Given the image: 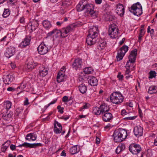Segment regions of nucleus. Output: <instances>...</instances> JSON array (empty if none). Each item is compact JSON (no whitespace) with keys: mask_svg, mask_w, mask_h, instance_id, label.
I'll return each mask as SVG.
<instances>
[{"mask_svg":"<svg viewBox=\"0 0 157 157\" xmlns=\"http://www.w3.org/2000/svg\"><path fill=\"white\" fill-rule=\"evenodd\" d=\"M57 109H58V112L61 113H63L64 108L61 107L60 105H58L57 107Z\"/></svg>","mask_w":157,"mask_h":157,"instance_id":"obj_47","label":"nucleus"},{"mask_svg":"<svg viewBox=\"0 0 157 157\" xmlns=\"http://www.w3.org/2000/svg\"><path fill=\"white\" fill-rule=\"evenodd\" d=\"M102 115V120L105 122H111L113 119V116L110 113H105Z\"/></svg>","mask_w":157,"mask_h":157,"instance_id":"obj_14","label":"nucleus"},{"mask_svg":"<svg viewBox=\"0 0 157 157\" xmlns=\"http://www.w3.org/2000/svg\"><path fill=\"white\" fill-rule=\"evenodd\" d=\"M82 63L81 59L79 58L75 59L72 64L73 68L76 70L79 69L82 67Z\"/></svg>","mask_w":157,"mask_h":157,"instance_id":"obj_10","label":"nucleus"},{"mask_svg":"<svg viewBox=\"0 0 157 157\" xmlns=\"http://www.w3.org/2000/svg\"><path fill=\"white\" fill-rule=\"evenodd\" d=\"M133 63H132L128 61L125 67H128L130 68L131 70H133V68L134 67V66L133 65Z\"/></svg>","mask_w":157,"mask_h":157,"instance_id":"obj_40","label":"nucleus"},{"mask_svg":"<svg viewBox=\"0 0 157 157\" xmlns=\"http://www.w3.org/2000/svg\"><path fill=\"white\" fill-rule=\"evenodd\" d=\"M79 90L82 94L85 93L87 91L86 86L84 84H81L78 86Z\"/></svg>","mask_w":157,"mask_h":157,"instance_id":"obj_34","label":"nucleus"},{"mask_svg":"<svg viewBox=\"0 0 157 157\" xmlns=\"http://www.w3.org/2000/svg\"><path fill=\"white\" fill-rule=\"evenodd\" d=\"M119 146L120 149L122 151H123L125 148V145L123 143H120L118 145Z\"/></svg>","mask_w":157,"mask_h":157,"instance_id":"obj_49","label":"nucleus"},{"mask_svg":"<svg viewBox=\"0 0 157 157\" xmlns=\"http://www.w3.org/2000/svg\"><path fill=\"white\" fill-rule=\"evenodd\" d=\"M124 8L122 4L119 3L117 5L116 10V13L118 15L122 16L124 13Z\"/></svg>","mask_w":157,"mask_h":157,"instance_id":"obj_16","label":"nucleus"},{"mask_svg":"<svg viewBox=\"0 0 157 157\" xmlns=\"http://www.w3.org/2000/svg\"><path fill=\"white\" fill-rule=\"evenodd\" d=\"M29 100L27 98H25V100L24 101V104L25 105H28L29 104Z\"/></svg>","mask_w":157,"mask_h":157,"instance_id":"obj_56","label":"nucleus"},{"mask_svg":"<svg viewBox=\"0 0 157 157\" xmlns=\"http://www.w3.org/2000/svg\"><path fill=\"white\" fill-rule=\"evenodd\" d=\"M111 124H109L104 127V128L105 130L109 129L111 127Z\"/></svg>","mask_w":157,"mask_h":157,"instance_id":"obj_59","label":"nucleus"},{"mask_svg":"<svg viewBox=\"0 0 157 157\" xmlns=\"http://www.w3.org/2000/svg\"><path fill=\"white\" fill-rule=\"evenodd\" d=\"M48 68L47 67L42 66L39 71V75L42 77H45L48 73Z\"/></svg>","mask_w":157,"mask_h":157,"instance_id":"obj_17","label":"nucleus"},{"mask_svg":"<svg viewBox=\"0 0 157 157\" xmlns=\"http://www.w3.org/2000/svg\"><path fill=\"white\" fill-rule=\"evenodd\" d=\"M137 50L135 49L131 52L128 61L132 63H134L135 62L136 57L137 55Z\"/></svg>","mask_w":157,"mask_h":157,"instance_id":"obj_12","label":"nucleus"},{"mask_svg":"<svg viewBox=\"0 0 157 157\" xmlns=\"http://www.w3.org/2000/svg\"><path fill=\"white\" fill-rule=\"evenodd\" d=\"M42 24L43 27L47 30H48L52 27L50 21L48 20L44 21L42 22Z\"/></svg>","mask_w":157,"mask_h":157,"instance_id":"obj_28","label":"nucleus"},{"mask_svg":"<svg viewBox=\"0 0 157 157\" xmlns=\"http://www.w3.org/2000/svg\"><path fill=\"white\" fill-rule=\"evenodd\" d=\"M93 113L94 114L97 115H99L102 114V112L100 109V107H95L93 108Z\"/></svg>","mask_w":157,"mask_h":157,"instance_id":"obj_33","label":"nucleus"},{"mask_svg":"<svg viewBox=\"0 0 157 157\" xmlns=\"http://www.w3.org/2000/svg\"><path fill=\"white\" fill-rule=\"evenodd\" d=\"M118 28H115V32H111L109 33V34L110 35V37L112 38H117L118 37Z\"/></svg>","mask_w":157,"mask_h":157,"instance_id":"obj_31","label":"nucleus"},{"mask_svg":"<svg viewBox=\"0 0 157 157\" xmlns=\"http://www.w3.org/2000/svg\"><path fill=\"white\" fill-rule=\"evenodd\" d=\"M23 109L22 108H18L16 109V115L17 116H18L21 113H22Z\"/></svg>","mask_w":157,"mask_h":157,"instance_id":"obj_45","label":"nucleus"},{"mask_svg":"<svg viewBox=\"0 0 157 157\" xmlns=\"http://www.w3.org/2000/svg\"><path fill=\"white\" fill-rule=\"evenodd\" d=\"M144 29H141L140 31V33L139 34L140 36H143L144 35Z\"/></svg>","mask_w":157,"mask_h":157,"instance_id":"obj_58","label":"nucleus"},{"mask_svg":"<svg viewBox=\"0 0 157 157\" xmlns=\"http://www.w3.org/2000/svg\"><path fill=\"white\" fill-rule=\"evenodd\" d=\"M123 55L119 52V51H118L117 54V55L116 56L117 59V61H119L121 60L122 59L123 57H124Z\"/></svg>","mask_w":157,"mask_h":157,"instance_id":"obj_43","label":"nucleus"},{"mask_svg":"<svg viewBox=\"0 0 157 157\" xmlns=\"http://www.w3.org/2000/svg\"><path fill=\"white\" fill-rule=\"evenodd\" d=\"M39 25L38 21V20H34L33 21L32 24L31 25V29L35 30L37 27Z\"/></svg>","mask_w":157,"mask_h":157,"instance_id":"obj_36","label":"nucleus"},{"mask_svg":"<svg viewBox=\"0 0 157 157\" xmlns=\"http://www.w3.org/2000/svg\"><path fill=\"white\" fill-rule=\"evenodd\" d=\"M61 155L63 156H65L66 155V154L65 152V151L63 150L61 153Z\"/></svg>","mask_w":157,"mask_h":157,"instance_id":"obj_63","label":"nucleus"},{"mask_svg":"<svg viewBox=\"0 0 157 157\" xmlns=\"http://www.w3.org/2000/svg\"><path fill=\"white\" fill-rule=\"evenodd\" d=\"M119 147H120L118 146L116 149V152L117 154H119L122 151Z\"/></svg>","mask_w":157,"mask_h":157,"instance_id":"obj_55","label":"nucleus"},{"mask_svg":"<svg viewBox=\"0 0 157 157\" xmlns=\"http://www.w3.org/2000/svg\"><path fill=\"white\" fill-rule=\"evenodd\" d=\"M57 99H54L53 101H51L50 103H49L47 105H45L44 107V108L46 109L50 105L53 104L55 103L57 101Z\"/></svg>","mask_w":157,"mask_h":157,"instance_id":"obj_46","label":"nucleus"},{"mask_svg":"<svg viewBox=\"0 0 157 157\" xmlns=\"http://www.w3.org/2000/svg\"><path fill=\"white\" fill-rule=\"evenodd\" d=\"M16 146L13 144H11L10 146V149L12 151L16 149Z\"/></svg>","mask_w":157,"mask_h":157,"instance_id":"obj_57","label":"nucleus"},{"mask_svg":"<svg viewBox=\"0 0 157 157\" xmlns=\"http://www.w3.org/2000/svg\"><path fill=\"white\" fill-rule=\"evenodd\" d=\"M124 76L123 75L121 74V72H119L118 75H117V77L120 80H122Z\"/></svg>","mask_w":157,"mask_h":157,"instance_id":"obj_53","label":"nucleus"},{"mask_svg":"<svg viewBox=\"0 0 157 157\" xmlns=\"http://www.w3.org/2000/svg\"><path fill=\"white\" fill-rule=\"evenodd\" d=\"M62 131V127L61 124L55 121L54 124V131L56 134L61 133Z\"/></svg>","mask_w":157,"mask_h":157,"instance_id":"obj_13","label":"nucleus"},{"mask_svg":"<svg viewBox=\"0 0 157 157\" xmlns=\"http://www.w3.org/2000/svg\"><path fill=\"white\" fill-rule=\"evenodd\" d=\"M15 51V48L10 46L7 48L5 55L6 57L9 58L14 54Z\"/></svg>","mask_w":157,"mask_h":157,"instance_id":"obj_11","label":"nucleus"},{"mask_svg":"<svg viewBox=\"0 0 157 157\" xmlns=\"http://www.w3.org/2000/svg\"><path fill=\"white\" fill-rule=\"evenodd\" d=\"M41 146L42 144L40 143L30 144L26 142H25L17 146V147H21L23 146L26 148L29 147L30 148H35L36 147Z\"/></svg>","mask_w":157,"mask_h":157,"instance_id":"obj_8","label":"nucleus"},{"mask_svg":"<svg viewBox=\"0 0 157 157\" xmlns=\"http://www.w3.org/2000/svg\"><path fill=\"white\" fill-rule=\"evenodd\" d=\"M128 50V47L125 45H123L120 49L119 51L120 53L124 56Z\"/></svg>","mask_w":157,"mask_h":157,"instance_id":"obj_35","label":"nucleus"},{"mask_svg":"<svg viewBox=\"0 0 157 157\" xmlns=\"http://www.w3.org/2000/svg\"><path fill=\"white\" fill-rule=\"evenodd\" d=\"M88 82L92 86H97L98 83V80L97 78L94 76H90L88 77Z\"/></svg>","mask_w":157,"mask_h":157,"instance_id":"obj_19","label":"nucleus"},{"mask_svg":"<svg viewBox=\"0 0 157 157\" xmlns=\"http://www.w3.org/2000/svg\"><path fill=\"white\" fill-rule=\"evenodd\" d=\"M113 136L115 142H121L126 138L127 132L125 129L120 128L114 132Z\"/></svg>","mask_w":157,"mask_h":157,"instance_id":"obj_2","label":"nucleus"},{"mask_svg":"<svg viewBox=\"0 0 157 157\" xmlns=\"http://www.w3.org/2000/svg\"><path fill=\"white\" fill-rule=\"evenodd\" d=\"M30 40L26 37L18 45V47L22 48L29 45L30 44Z\"/></svg>","mask_w":157,"mask_h":157,"instance_id":"obj_20","label":"nucleus"},{"mask_svg":"<svg viewBox=\"0 0 157 157\" xmlns=\"http://www.w3.org/2000/svg\"><path fill=\"white\" fill-rule=\"evenodd\" d=\"M89 106L90 105L89 104L85 103L84 105L79 108V111H83V109H88L89 107Z\"/></svg>","mask_w":157,"mask_h":157,"instance_id":"obj_44","label":"nucleus"},{"mask_svg":"<svg viewBox=\"0 0 157 157\" xmlns=\"http://www.w3.org/2000/svg\"><path fill=\"white\" fill-rule=\"evenodd\" d=\"M64 72L61 71L58 73L57 76V80L58 82H60L64 81Z\"/></svg>","mask_w":157,"mask_h":157,"instance_id":"obj_22","label":"nucleus"},{"mask_svg":"<svg viewBox=\"0 0 157 157\" xmlns=\"http://www.w3.org/2000/svg\"><path fill=\"white\" fill-rule=\"evenodd\" d=\"M4 144H3V146L1 147V150L3 152H5L6 150L8 148V146L4 145Z\"/></svg>","mask_w":157,"mask_h":157,"instance_id":"obj_50","label":"nucleus"},{"mask_svg":"<svg viewBox=\"0 0 157 157\" xmlns=\"http://www.w3.org/2000/svg\"><path fill=\"white\" fill-rule=\"evenodd\" d=\"M56 33L55 35V37L56 38H57L59 36H60L62 38H65L67 36V35H64L63 33L62 32V31H61L59 30H58L57 29H56Z\"/></svg>","mask_w":157,"mask_h":157,"instance_id":"obj_27","label":"nucleus"},{"mask_svg":"<svg viewBox=\"0 0 157 157\" xmlns=\"http://www.w3.org/2000/svg\"><path fill=\"white\" fill-rule=\"evenodd\" d=\"M7 36H5L3 38H1L0 39V41H5L6 40V39L7 38Z\"/></svg>","mask_w":157,"mask_h":157,"instance_id":"obj_62","label":"nucleus"},{"mask_svg":"<svg viewBox=\"0 0 157 157\" xmlns=\"http://www.w3.org/2000/svg\"><path fill=\"white\" fill-rule=\"evenodd\" d=\"M99 33L98 26H93L89 29V34L86 40L88 45H91L95 44Z\"/></svg>","mask_w":157,"mask_h":157,"instance_id":"obj_1","label":"nucleus"},{"mask_svg":"<svg viewBox=\"0 0 157 157\" xmlns=\"http://www.w3.org/2000/svg\"><path fill=\"white\" fill-rule=\"evenodd\" d=\"M100 109L102 112V114L108 112L110 110V108L105 104H103L100 106Z\"/></svg>","mask_w":157,"mask_h":157,"instance_id":"obj_26","label":"nucleus"},{"mask_svg":"<svg viewBox=\"0 0 157 157\" xmlns=\"http://www.w3.org/2000/svg\"><path fill=\"white\" fill-rule=\"evenodd\" d=\"M6 112H3L2 113V117L6 120H8L13 115V113L10 111H8V110L5 111Z\"/></svg>","mask_w":157,"mask_h":157,"instance_id":"obj_24","label":"nucleus"},{"mask_svg":"<svg viewBox=\"0 0 157 157\" xmlns=\"http://www.w3.org/2000/svg\"><path fill=\"white\" fill-rule=\"evenodd\" d=\"M70 100L68 99V98L67 96H64L62 98V101L63 102H67L68 101Z\"/></svg>","mask_w":157,"mask_h":157,"instance_id":"obj_51","label":"nucleus"},{"mask_svg":"<svg viewBox=\"0 0 157 157\" xmlns=\"http://www.w3.org/2000/svg\"><path fill=\"white\" fill-rule=\"evenodd\" d=\"M83 71L86 74H89L92 73L93 72V70L91 67H88L84 68Z\"/></svg>","mask_w":157,"mask_h":157,"instance_id":"obj_38","label":"nucleus"},{"mask_svg":"<svg viewBox=\"0 0 157 157\" xmlns=\"http://www.w3.org/2000/svg\"><path fill=\"white\" fill-rule=\"evenodd\" d=\"M100 139L96 136V142H95L96 144H99L100 143Z\"/></svg>","mask_w":157,"mask_h":157,"instance_id":"obj_61","label":"nucleus"},{"mask_svg":"<svg viewBox=\"0 0 157 157\" xmlns=\"http://www.w3.org/2000/svg\"><path fill=\"white\" fill-rule=\"evenodd\" d=\"M94 6L91 4L85 3L84 10L85 13L90 15L93 18L97 17L98 13L94 10Z\"/></svg>","mask_w":157,"mask_h":157,"instance_id":"obj_5","label":"nucleus"},{"mask_svg":"<svg viewBox=\"0 0 157 157\" xmlns=\"http://www.w3.org/2000/svg\"><path fill=\"white\" fill-rule=\"evenodd\" d=\"M126 71L125 74L128 75L130 73V70H131V69L128 67H126Z\"/></svg>","mask_w":157,"mask_h":157,"instance_id":"obj_60","label":"nucleus"},{"mask_svg":"<svg viewBox=\"0 0 157 157\" xmlns=\"http://www.w3.org/2000/svg\"><path fill=\"white\" fill-rule=\"evenodd\" d=\"M110 99L113 103L118 104L123 102L124 97L121 92L116 91L111 94Z\"/></svg>","mask_w":157,"mask_h":157,"instance_id":"obj_3","label":"nucleus"},{"mask_svg":"<svg viewBox=\"0 0 157 157\" xmlns=\"http://www.w3.org/2000/svg\"><path fill=\"white\" fill-rule=\"evenodd\" d=\"M37 136L36 134L35 133H30L27 135L25 139L29 141L31 140L34 141L36 140Z\"/></svg>","mask_w":157,"mask_h":157,"instance_id":"obj_21","label":"nucleus"},{"mask_svg":"<svg viewBox=\"0 0 157 157\" xmlns=\"http://www.w3.org/2000/svg\"><path fill=\"white\" fill-rule=\"evenodd\" d=\"M26 85L24 83V82H22L21 83L20 86L17 87V89H24L26 87Z\"/></svg>","mask_w":157,"mask_h":157,"instance_id":"obj_48","label":"nucleus"},{"mask_svg":"<svg viewBox=\"0 0 157 157\" xmlns=\"http://www.w3.org/2000/svg\"><path fill=\"white\" fill-rule=\"evenodd\" d=\"M86 1L85 0L80 2L77 6V10L78 11H81L84 10Z\"/></svg>","mask_w":157,"mask_h":157,"instance_id":"obj_25","label":"nucleus"},{"mask_svg":"<svg viewBox=\"0 0 157 157\" xmlns=\"http://www.w3.org/2000/svg\"><path fill=\"white\" fill-rule=\"evenodd\" d=\"M136 117L134 116V117H126L124 118L125 120H133L135 119V118Z\"/></svg>","mask_w":157,"mask_h":157,"instance_id":"obj_54","label":"nucleus"},{"mask_svg":"<svg viewBox=\"0 0 157 157\" xmlns=\"http://www.w3.org/2000/svg\"><path fill=\"white\" fill-rule=\"evenodd\" d=\"M14 79L13 75H8L4 76L3 81L5 84H9L12 82Z\"/></svg>","mask_w":157,"mask_h":157,"instance_id":"obj_18","label":"nucleus"},{"mask_svg":"<svg viewBox=\"0 0 157 157\" xmlns=\"http://www.w3.org/2000/svg\"><path fill=\"white\" fill-rule=\"evenodd\" d=\"M130 11L138 16H140L142 13V8L140 4L137 2L133 4L129 9Z\"/></svg>","mask_w":157,"mask_h":157,"instance_id":"obj_4","label":"nucleus"},{"mask_svg":"<svg viewBox=\"0 0 157 157\" xmlns=\"http://www.w3.org/2000/svg\"><path fill=\"white\" fill-rule=\"evenodd\" d=\"M10 14V10L9 9H5L2 15L4 18H6Z\"/></svg>","mask_w":157,"mask_h":157,"instance_id":"obj_39","label":"nucleus"},{"mask_svg":"<svg viewBox=\"0 0 157 157\" xmlns=\"http://www.w3.org/2000/svg\"><path fill=\"white\" fill-rule=\"evenodd\" d=\"M7 90L8 91H14L15 90V89L12 87H9L7 89Z\"/></svg>","mask_w":157,"mask_h":157,"instance_id":"obj_64","label":"nucleus"},{"mask_svg":"<svg viewBox=\"0 0 157 157\" xmlns=\"http://www.w3.org/2000/svg\"><path fill=\"white\" fill-rule=\"evenodd\" d=\"M36 65L37 64L34 63L33 60L31 59V60L27 63L26 67L28 69L31 70L34 69Z\"/></svg>","mask_w":157,"mask_h":157,"instance_id":"obj_23","label":"nucleus"},{"mask_svg":"<svg viewBox=\"0 0 157 157\" xmlns=\"http://www.w3.org/2000/svg\"><path fill=\"white\" fill-rule=\"evenodd\" d=\"M78 145L74 146L71 147L69 150L70 153L73 155L77 153L79 151V148L78 149L77 148V146Z\"/></svg>","mask_w":157,"mask_h":157,"instance_id":"obj_30","label":"nucleus"},{"mask_svg":"<svg viewBox=\"0 0 157 157\" xmlns=\"http://www.w3.org/2000/svg\"><path fill=\"white\" fill-rule=\"evenodd\" d=\"M156 73L155 71H151L149 72V78H152L155 77L156 76Z\"/></svg>","mask_w":157,"mask_h":157,"instance_id":"obj_42","label":"nucleus"},{"mask_svg":"<svg viewBox=\"0 0 157 157\" xmlns=\"http://www.w3.org/2000/svg\"><path fill=\"white\" fill-rule=\"evenodd\" d=\"M115 28H118L117 26L114 24L112 25L111 27L109 28V33L111 32H115Z\"/></svg>","mask_w":157,"mask_h":157,"instance_id":"obj_41","label":"nucleus"},{"mask_svg":"<svg viewBox=\"0 0 157 157\" xmlns=\"http://www.w3.org/2000/svg\"><path fill=\"white\" fill-rule=\"evenodd\" d=\"M71 4V2L70 1H67L66 0H64L63 2V5H66V6H69Z\"/></svg>","mask_w":157,"mask_h":157,"instance_id":"obj_52","label":"nucleus"},{"mask_svg":"<svg viewBox=\"0 0 157 157\" xmlns=\"http://www.w3.org/2000/svg\"><path fill=\"white\" fill-rule=\"evenodd\" d=\"M97 40L95 43H96L97 48L100 50L105 49L106 46V42L104 40L98 39V38H97Z\"/></svg>","mask_w":157,"mask_h":157,"instance_id":"obj_7","label":"nucleus"},{"mask_svg":"<svg viewBox=\"0 0 157 157\" xmlns=\"http://www.w3.org/2000/svg\"><path fill=\"white\" fill-rule=\"evenodd\" d=\"M75 25H72L70 26H68L66 28H63L62 29V32L63 33L64 35L67 34L72 29V27H74Z\"/></svg>","mask_w":157,"mask_h":157,"instance_id":"obj_29","label":"nucleus"},{"mask_svg":"<svg viewBox=\"0 0 157 157\" xmlns=\"http://www.w3.org/2000/svg\"><path fill=\"white\" fill-rule=\"evenodd\" d=\"M133 131L135 135L139 137L143 135V128L140 126H137L134 128Z\"/></svg>","mask_w":157,"mask_h":157,"instance_id":"obj_15","label":"nucleus"},{"mask_svg":"<svg viewBox=\"0 0 157 157\" xmlns=\"http://www.w3.org/2000/svg\"><path fill=\"white\" fill-rule=\"evenodd\" d=\"M38 53L41 55H44L47 53L49 49L44 44H40L37 49Z\"/></svg>","mask_w":157,"mask_h":157,"instance_id":"obj_9","label":"nucleus"},{"mask_svg":"<svg viewBox=\"0 0 157 157\" xmlns=\"http://www.w3.org/2000/svg\"><path fill=\"white\" fill-rule=\"evenodd\" d=\"M4 106L5 110H8L11 108L12 103L9 101H7L4 102Z\"/></svg>","mask_w":157,"mask_h":157,"instance_id":"obj_37","label":"nucleus"},{"mask_svg":"<svg viewBox=\"0 0 157 157\" xmlns=\"http://www.w3.org/2000/svg\"><path fill=\"white\" fill-rule=\"evenodd\" d=\"M148 93L150 94H153L157 92V87L154 86H150L148 89Z\"/></svg>","mask_w":157,"mask_h":157,"instance_id":"obj_32","label":"nucleus"},{"mask_svg":"<svg viewBox=\"0 0 157 157\" xmlns=\"http://www.w3.org/2000/svg\"><path fill=\"white\" fill-rule=\"evenodd\" d=\"M129 150L133 154L137 155L142 151V148L139 144L132 143L129 145Z\"/></svg>","mask_w":157,"mask_h":157,"instance_id":"obj_6","label":"nucleus"}]
</instances>
